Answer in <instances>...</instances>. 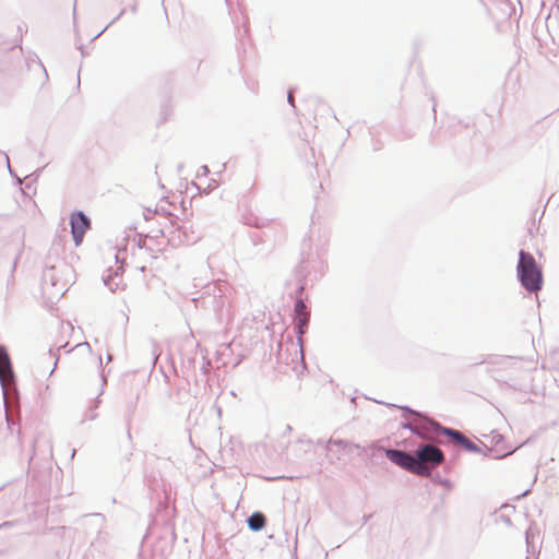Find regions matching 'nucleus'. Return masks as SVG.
<instances>
[{
    "mask_svg": "<svg viewBox=\"0 0 559 559\" xmlns=\"http://www.w3.org/2000/svg\"><path fill=\"white\" fill-rule=\"evenodd\" d=\"M329 239H330L329 230H326L325 228H319L318 229V240H317L318 243L316 245L317 250H318V255L324 254L326 252Z\"/></svg>",
    "mask_w": 559,
    "mask_h": 559,
    "instance_id": "a211bd4d",
    "label": "nucleus"
},
{
    "mask_svg": "<svg viewBox=\"0 0 559 559\" xmlns=\"http://www.w3.org/2000/svg\"><path fill=\"white\" fill-rule=\"evenodd\" d=\"M539 537V530L536 525L531 524L525 532V543L527 548V559L531 556H535L537 551V547L535 545V539Z\"/></svg>",
    "mask_w": 559,
    "mask_h": 559,
    "instance_id": "2eb2a0df",
    "label": "nucleus"
},
{
    "mask_svg": "<svg viewBox=\"0 0 559 559\" xmlns=\"http://www.w3.org/2000/svg\"><path fill=\"white\" fill-rule=\"evenodd\" d=\"M203 292L199 298L202 307L213 310L219 320H229L233 316L234 289L222 280L213 281L202 286Z\"/></svg>",
    "mask_w": 559,
    "mask_h": 559,
    "instance_id": "f257e3e1",
    "label": "nucleus"
},
{
    "mask_svg": "<svg viewBox=\"0 0 559 559\" xmlns=\"http://www.w3.org/2000/svg\"><path fill=\"white\" fill-rule=\"evenodd\" d=\"M88 518L87 525L97 530L98 534H100L102 530L105 527L106 524V518L102 513H93L90 515H86Z\"/></svg>",
    "mask_w": 559,
    "mask_h": 559,
    "instance_id": "aec40b11",
    "label": "nucleus"
},
{
    "mask_svg": "<svg viewBox=\"0 0 559 559\" xmlns=\"http://www.w3.org/2000/svg\"><path fill=\"white\" fill-rule=\"evenodd\" d=\"M290 429H292V427L288 425L286 428V431H289Z\"/></svg>",
    "mask_w": 559,
    "mask_h": 559,
    "instance_id": "ea45409f",
    "label": "nucleus"
},
{
    "mask_svg": "<svg viewBox=\"0 0 559 559\" xmlns=\"http://www.w3.org/2000/svg\"><path fill=\"white\" fill-rule=\"evenodd\" d=\"M176 231L178 233V242L183 245H193L202 237L200 230L189 223L179 225Z\"/></svg>",
    "mask_w": 559,
    "mask_h": 559,
    "instance_id": "f8f14e48",
    "label": "nucleus"
},
{
    "mask_svg": "<svg viewBox=\"0 0 559 559\" xmlns=\"http://www.w3.org/2000/svg\"><path fill=\"white\" fill-rule=\"evenodd\" d=\"M479 364L488 366V372L496 381L507 384L514 390L523 389L522 379L525 370L521 358L488 355Z\"/></svg>",
    "mask_w": 559,
    "mask_h": 559,
    "instance_id": "f03ea898",
    "label": "nucleus"
},
{
    "mask_svg": "<svg viewBox=\"0 0 559 559\" xmlns=\"http://www.w3.org/2000/svg\"><path fill=\"white\" fill-rule=\"evenodd\" d=\"M522 88L521 85V75L518 70L511 68L506 75V80L503 83V97H515L520 94Z\"/></svg>",
    "mask_w": 559,
    "mask_h": 559,
    "instance_id": "9d476101",
    "label": "nucleus"
},
{
    "mask_svg": "<svg viewBox=\"0 0 559 559\" xmlns=\"http://www.w3.org/2000/svg\"><path fill=\"white\" fill-rule=\"evenodd\" d=\"M41 288L51 297H62L66 293L64 285L59 284L56 267H46L41 276Z\"/></svg>",
    "mask_w": 559,
    "mask_h": 559,
    "instance_id": "1a4fd4ad",
    "label": "nucleus"
},
{
    "mask_svg": "<svg viewBox=\"0 0 559 559\" xmlns=\"http://www.w3.org/2000/svg\"><path fill=\"white\" fill-rule=\"evenodd\" d=\"M61 347H62V346H59V347H57L56 349L50 348V349H49V352H48V354L45 356V357H47V358H49V359L53 360V367H52V369H51V370H50V372H49V374H50V376L53 373V371H55V369H56V367H57V364H58V361H59V352H60Z\"/></svg>",
    "mask_w": 559,
    "mask_h": 559,
    "instance_id": "393cba45",
    "label": "nucleus"
},
{
    "mask_svg": "<svg viewBox=\"0 0 559 559\" xmlns=\"http://www.w3.org/2000/svg\"><path fill=\"white\" fill-rule=\"evenodd\" d=\"M385 456L395 465L402 467L403 469L416 474L417 469L423 467L416 462L415 451L407 452L399 449H386Z\"/></svg>",
    "mask_w": 559,
    "mask_h": 559,
    "instance_id": "0eeeda50",
    "label": "nucleus"
},
{
    "mask_svg": "<svg viewBox=\"0 0 559 559\" xmlns=\"http://www.w3.org/2000/svg\"><path fill=\"white\" fill-rule=\"evenodd\" d=\"M403 429L409 430L413 435L419 437L423 440H427L432 437H437L440 435V431H427L421 428L419 423L416 421V417H414L413 421H405L401 424Z\"/></svg>",
    "mask_w": 559,
    "mask_h": 559,
    "instance_id": "4468645a",
    "label": "nucleus"
},
{
    "mask_svg": "<svg viewBox=\"0 0 559 559\" xmlns=\"http://www.w3.org/2000/svg\"><path fill=\"white\" fill-rule=\"evenodd\" d=\"M120 271H122V266H119L116 270L108 269L107 274L103 276L104 285L111 292H115L118 288V283L115 282V277L119 275Z\"/></svg>",
    "mask_w": 559,
    "mask_h": 559,
    "instance_id": "6ab92c4d",
    "label": "nucleus"
},
{
    "mask_svg": "<svg viewBox=\"0 0 559 559\" xmlns=\"http://www.w3.org/2000/svg\"><path fill=\"white\" fill-rule=\"evenodd\" d=\"M370 518H371V514H369V515H364V518H362L364 523H366Z\"/></svg>",
    "mask_w": 559,
    "mask_h": 559,
    "instance_id": "f704fd0d",
    "label": "nucleus"
},
{
    "mask_svg": "<svg viewBox=\"0 0 559 559\" xmlns=\"http://www.w3.org/2000/svg\"><path fill=\"white\" fill-rule=\"evenodd\" d=\"M287 102H288L293 107H295V105H294V97H293V95H292V92H288V94H287Z\"/></svg>",
    "mask_w": 559,
    "mask_h": 559,
    "instance_id": "2f4dec72",
    "label": "nucleus"
},
{
    "mask_svg": "<svg viewBox=\"0 0 559 559\" xmlns=\"http://www.w3.org/2000/svg\"><path fill=\"white\" fill-rule=\"evenodd\" d=\"M210 174V168L206 165H202L198 171V178L206 177Z\"/></svg>",
    "mask_w": 559,
    "mask_h": 559,
    "instance_id": "c85d7f7f",
    "label": "nucleus"
},
{
    "mask_svg": "<svg viewBox=\"0 0 559 559\" xmlns=\"http://www.w3.org/2000/svg\"><path fill=\"white\" fill-rule=\"evenodd\" d=\"M151 349L153 355V365H155L159 356V346L155 341L151 343Z\"/></svg>",
    "mask_w": 559,
    "mask_h": 559,
    "instance_id": "bb28decb",
    "label": "nucleus"
},
{
    "mask_svg": "<svg viewBox=\"0 0 559 559\" xmlns=\"http://www.w3.org/2000/svg\"><path fill=\"white\" fill-rule=\"evenodd\" d=\"M216 187H217V181L214 178H212L211 181L209 182L207 187L204 188L203 191L207 194L212 190H214Z\"/></svg>",
    "mask_w": 559,
    "mask_h": 559,
    "instance_id": "c756f323",
    "label": "nucleus"
},
{
    "mask_svg": "<svg viewBox=\"0 0 559 559\" xmlns=\"http://www.w3.org/2000/svg\"><path fill=\"white\" fill-rule=\"evenodd\" d=\"M416 462L423 467L417 469L419 476H430L432 468L444 460L443 452L432 444H419L415 450Z\"/></svg>",
    "mask_w": 559,
    "mask_h": 559,
    "instance_id": "20e7f679",
    "label": "nucleus"
},
{
    "mask_svg": "<svg viewBox=\"0 0 559 559\" xmlns=\"http://www.w3.org/2000/svg\"><path fill=\"white\" fill-rule=\"evenodd\" d=\"M12 365L9 354L4 346L0 345V382L3 383V379L7 376H12Z\"/></svg>",
    "mask_w": 559,
    "mask_h": 559,
    "instance_id": "dca6fc26",
    "label": "nucleus"
},
{
    "mask_svg": "<svg viewBox=\"0 0 559 559\" xmlns=\"http://www.w3.org/2000/svg\"><path fill=\"white\" fill-rule=\"evenodd\" d=\"M304 288H305L304 285H300L299 292L301 293L304 290Z\"/></svg>",
    "mask_w": 559,
    "mask_h": 559,
    "instance_id": "4c0bfd02",
    "label": "nucleus"
},
{
    "mask_svg": "<svg viewBox=\"0 0 559 559\" xmlns=\"http://www.w3.org/2000/svg\"><path fill=\"white\" fill-rule=\"evenodd\" d=\"M4 526H11V522H4L3 524L0 525V528H2Z\"/></svg>",
    "mask_w": 559,
    "mask_h": 559,
    "instance_id": "c9c22d12",
    "label": "nucleus"
},
{
    "mask_svg": "<svg viewBox=\"0 0 559 559\" xmlns=\"http://www.w3.org/2000/svg\"><path fill=\"white\" fill-rule=\"evenodd\" d=\"M168 397L178 404H186L190 401L191 395L188 390L181 391L180 389H177L175 393L169 392Z\"/></svg>",
    "mask_w": 559,
    "mask_h": 559,
    "instance_id": "4be33fe9",
    "label": "nucleus"
},
{
    "mask_svg": "<svg viewBox=\"0 0 559 559\" xmlns=\"http://www.w3.org/2000/svg\"><path fill=\"white\" fill-rule=\"evenodd\" d=\"M389 405L392 407H397V405H395V404H389ZM399 408L402 409V412L404 414L412 415L413 417H416V421L419 423L421 428L427 431H436V429H437L436 426H439V424H440L437 420H435L433 418L429 417L428 415H426L419 411H415L407 405L399 406Z\"/></svg>",
    "mask_w": 559,
    "mask_h": 559,
    "instance_id": "9b49d317",
    "label": "nucleus"
},
{
    "mask_svg": "<svg viewBox=\"0 0 559 559\" xmlns=\"http://www.w3.org/2000/svg\"><path fill=\"white\" fill-rule=\"evenodd\" d=\"M39 67L41 68V70H43V72H44L45 76H46V78H48L47 71H46V69L44 68V66H43V63H41V62H39Z\"/></svg>",
    "mask_w": 559,
    "mask_h": 559,
    "instance_id": "72a5a7b5",
    "label": "nucleus"
},
{
    "mask_svg": "<svg viewBox=\"0 0 559 559\" xmlns=\"http://www.w3.org/2000/svg\"><path fill=\"white\" fill-rule=\"evenodd\" d=\"M200 285H201V284H199V283L195 281V283H194V287H198V286H200Z\"/></svg>",
    "mask_w": 559,
    "mask_h": 559,
    "instance_id": "58836bf2",
    "label": "nucleus"
},
{
    "mask_svg": "<svg viewBox=\"0 0 559 559\" xmlns=\"http://www.w3.org/2000/svg\"><path fill=\"white\" fill-rule=\"evenodd\" d=\"M310 321V313L305 314L301 317H295V331L297 334V343H298V350H296V354H298L300 361L302 362V367L305 368V360H304V350H302V335L306 333L308 325Z\"/></svg>",
    "mask_w": 559,
    "mask_h": 559,
    "instance_id": "ddd939ff",
    "label": "nucleus"
},
{
    "mask_svg": "<svg viewBox=\"0 0 559 559\" xmlns=\"http://www.w3.org/2000/svg\"><path fill=\"white\" fill-rule=\"evenodd\" d=\"M361 449L359 444L343 439L331 438L325 444L331 462L341 461L344 456L352 457L354 451Z\"/></svg>",
    "mask_w": 559,
    "mask_h": 559,
    "instance_id": "423d86ee",
    "label": "nucleus"
},
{
    "mask_svg": "<svg viewBox=\"0 0 559 559\" xmlns=\"http://www.w3.org/2000/svg\"><path fill=\"white\" fill-rule=\"evenodd\" d=\"M0 155L3 156V159H4L5 164L8 165L9 171H10V174H12V169H11V166H10V159H9L8 154L2 152V151H0Z\"/></svg>",
    "mask_w": 559,
    "mask_h": 559,
    "instance_id": "7c9ffc66",
    "label": "nucleus"
},
{
    "mask_svg": "<svg viewBox=\"0 0 559 559\" xmlns=\"http://www.w3.org/2000/svg\"><path fill=\"white\" fill-rule=\"evenodd\" d=\"M294 312H295V317H301V316L310 313L306 302L301 298L296 300L295 306H294Z\"/></svg>",
    "mask_w": 559,
    "mask_h": 559,
    "instance_id": "b1692460",
    "label": "nucleus"
},
{
    "mask_svg": "<svg viewBox=\"0 0 559 559\" xmlns=\"http://www.w3.org/2000/svg\"><path fill=\"white\" fill-rule=\"evenodd\" d=\"M266 524V518L262 512H253L248 519H247V525L249 530L252 532H260L264 528Z\"/></svg>",
    "mask_w": 559,
    "mask_h": 559,
    "instance_id": "f3484780",
    "label": "nucleus"
},
{
    "mask_svg": "<svg viewBox=\"0 0 559 559\" xmlns=\"http://www.w3.org/2000/svg\"><path fill=\"white\" fill-rule=\"evenodd\" d=\"M126 12V9H122L119 14L108 24L106 25L97 35L94 36L93 39L99 37L110 25H112L116 21H118Z\"/></svg>",
    "mask_w": 559,
    "mask_h": 559,
    "instance_id": "cd10ccee",
    "label": "nucleus"
},
{
    "mask_svg": "<svg viewBox=\"0 0 559 559\" xmlns=\"http://www.w3.org/2000/svg\"><path fill=\"white\" fill-rule=\"evenodd\" d=\"M71 235L75 246H80L83 241L85 233L91 228V219L82 211H75L70 215Z\"/></svg>",
    "mask_w": 559,
    "mask_h": 559,
    "instance_id": "6e6552de",
    "label": "nucleus"
},
{
    "mask_svg": "<svg viewBox=\"0 0 559 559\" xmlns=\"http://www.w3.org/2000/svg\"><path fill=\"white\" fill-rule=\"evenodd\" d=\"M166 383H169V377L167 374H164Z\"/></svg>",
    "mask_w": 559,
    "mask_h": 559,
    "instance_id": "e433bc0d",
    "label": "nucleus"
},
{
    "mask_svg": "<svg viewBox=\"0 0 559 559\" xmlns=\"http://www.w3.org/2000/svg\"><path fill=\"white\" fill-rule=\"evenodd\" d=\"M435 484L442 486L445 490L450 491L453 488V484L449 478H444L440 473H435L429 476Z\"/></svg>",
    "mask_w": 559,
    "mask_h": 559,
    "instance_id": "5701e85b",
    "label": "nucleus"
},
{
    "mask_svg": "<svg viewBox=\"0 0 559 559\" xmlns=\"http://www.w3.org/2000/svg\"><path fill=\"white\" fill-rule=\"evenodd\" d=\"M16 264H17V257L14 259L13 263H12V272L15 270L16 267Z\"/></svg>",
    "mask_w": 559,
    "mask_h": 559,
    "instance_id": "473e14b6",
    "label": "nucleus"
},
{
    "mask_svg": "<svg viewBox=\"0 0 559 559\" xmlns=\"http://www.w3.org/2000/svg\"><path fill=\"white\" fill-rule=\"evenodd\" d=\"M516 276L522 287L536 294L543 288V272L532 253L520 250L516 264Z\"/></svg>",
    "mask_w": 559,
    "mask_h": 559,
    "instance_id": "7ed1b4c3",
    "label": "nucleus"
},
{
    "mask_svg": "<svg viewBox=\"0 0 559 559\" xmlns=\"http://www.w3.org/2000/svg\"><path fill=\"white\" fill-rule=\"evenodd\" d=\"M99 404H100V399H99V396H97L94 400L93 405L90 407L88 412L86 413L84 420L96 419L97 413L95 412V409L98 408Z\"/></svg>",
    "mask_w": 559,
    "mask_h": 559,
    "instance_id": "a878e982",
    "label": "nucleus"
},
{
    "mask_svg": "<svg viewBox=\"0 0 559 559\" xmlns=\"http://www.w3.org/2000/svg\"><path fill=\"white\" fill-rule=\"evenodd\" d=\"M138 400H139V396H136L134 400H131L127 403L126 405V415H124V420H126V425L128 427V436L130 437L131 433H130V425H131V421L135 415V411H136V405H138Z\"/></svg>",
    "mask_w": 559,
    "mask_h": 559,
    "instance_id": "412c9836",
    "label": "nucleus"
},
{
    "mask_svg": "<svg viewBox=\"0 0 559 559\" xmlns=\"http://www.w3.org/2000/svg\"><path fill=\"white\" fill-rule=\"evenodd\" d=\"M436 431H440V435H443L451 440H453L455 443L460 444L463 449H465L467 452L471 453H483V450L480 447H478L476 443L471 441L468 438H466L461 431L444 427L441 424L439 426H436ZM508 454H511V451L503 453V454H496L495 450L491 448L486 447V451L484 452L485 456H490L492 459H502L507 456Z\"/></svg>",
    "mask_w": 559,
    "mask_h": 559,
    "instance_id": "39448f33",
    "label": "nucleus"
}]
</instances>
